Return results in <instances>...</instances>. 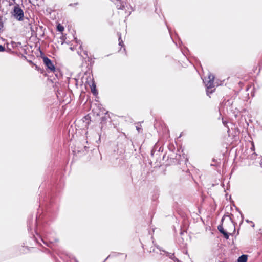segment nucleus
<instances>
[{
  "label": "nucleus",
  "instance_id": "nucleus-1",
  "mask_svg": "<svg viewBox=\"0 0 262 262\" xmlns=\"http://www.w3.org/2000/svg\"><path fill=\"white\" fill-rule=\"evenodd\" d=\"M214 76L210 73L208 74L207 78L203 79V82L206 87V93L207 95H210V94H211L213 92V90L211 89L214 87Z\"/></svg>",
  "mask_w": 262,
  "mask_h": 262
},
{
  "label": "nucleus",
  "instance_id": "nucleus-2",
  "mask_svg": "<svg viewBox=\"0 0 262 262\" xmlns=\"http://www.w3.org/2000/svg\"><path fill=\"white\" fill-rule=\"evenodd\" d=\"M14 17L18 21H21L24 18V12L23 10L18 6H14L13 9Z\"/></svg>",
  "mask_w": 262,
  "mask_h": 262
},
{
  "label": "nucleus",
  "instance_id": "nucleus-3",
  "mask_svg": "<svg viewBox=\"0 0 262 262\" xmlns=\"http://www.w3.org/2000/svg\"><path fill=\"white\" fill-rule=\"evenodd\" d=\"M43 61L45 65L46 66L47 69L48 70V72H55L56 71V69L53 62L51 60L47 57H45L43 58Z\"/></svg>",
  "mask_w": 262,
  "mask_h": 262
},
{
  "label": "nucleus",
  "instance_id": "nucleus-4",
  "mask_svg": "<svg viewBox=\"0 0 262 262\" xmlns=\"http://www.w3.org/2000/svg\"><path fill=\"white\" fill-rule=\"evenodd\" d=\"M114 3L115 5L116 6V7L118 9H123L124 8V5L121 1L120 0H115Z\"/></svg>",
  "mask_w": 262,
  "mask_h": 262
},
{
  "label": "nucleus",
  "instance_id": "nucleus-5",
  "mask_svg": "<svg viewBox=\"0 0 262 262\" xmlns=\"http://www.w3.org/2000/svg\"><path fill=\"white\" fill-rule=\"evenodd\" d=\"M247 260V256L246 255H242L239 257L238 262H246Z\"/></svg>",
  "mask_w": 262,
  "mask_h": 262
},
{
  "label": "nucleus",
  "instance_id": "nucleus-6",
  "mask_svg": "<svg viewBox=\"0 0 262 262\" xmlns=\"http://www.w3.org/2000/svg\"><path fill=\"white\" fill-rule=\"evenodd\" d=\"M167 256L171 259H173L174 262H179V260L175 258L174 254L172 253H167Z\"/></svg>",
  "mask_w": 262,
  "mask_h": 262
},
{
  "label": "nucleus",
  "instance_id": "nucleus-7",
  "mask_svg": "<svg viewBox=\"0 0 262 262\" xmlns=\"http://www.w3.org/2000/svg\"><path fill=\"white\" fill-rule=\"evenodd\" d=\"M91 91L94 95H96L97 93L96 90V85L94 82H93L91 85Z\"/></svg>",
  "mask_w": 262,
  "mask_h": 262
},
{
  "label": "nucleus",
  "instance_id": "nucleus-8",
  "mask_svg": "<svg viewBox=\"0 0 262 262\" xmlns=\"http://www.w3.org/2000/svg\"><path fill=\"white\" fill-rule=\"evenodd\" d=\"M57 30L59 32H62L64 30V27L60 24H58L57 27Z\"/></svg>",
  "mask_w": 262,
  "mask_h": 262
},
{
  "label": "nucleus",
  "instance_id": "nucleus-9",
  "mask_svg": "<svg viewBox=\"0 0 262 262\" xmlns=\"http://www.w3.org/2000/svg\"><path fill=\"white\" fill-rule=\"evenodd\" d=\"M217 229L221 233H223L224 232H225V231L224 230L222 225H219L217 227Z\"/></svg>",
  "mask_w": 262,
  "mask_h": 262
},
{
  "label": "nucleus",
  "instance_id": "nucleus-10",
  "mask_svg": "<svg viewBox=\"0 0 262 262\" xmlns=\"http://www.w3.org/2000/svg\"><path fill=\"white\" fill-rule=\"evenodd\" d=\"M222 234L224 235V237H225L226 239H228L229 238V235H228V234L226 231H225V232H224L223 233H222Z\"/></svg>",
  "mask_w": 262,
  "mask_h": 262
},
{
  "label": "nucleus",
  "instance_id": "nucleus-11",
  "mask_svg": "<svg viewBox=\"0 0 262 262\" xmlns=\"http://www.w3.org/2000/svg\"><path fill=\"white\" fill-rule=\"evenodd\" d=\"M119 46H121L123 45V41H122V40H121L120 35H119Z\"/></svg>",
  "mask_w": 262,
  "mask_h": 262
},
{
  "label": "nucleus",
  "instance_id": "nucleus-12",
  "mask_svg": "<svg viewBox=\"0 0 262 262\" xmlns=\"http://www.w3.org/2000/svg\"><path fill=\"white\" fill-rule=\"evenodd\" d=\"M3 27V23L2 21L1 18L0 17V31L2 30Z\"/></svg>",
  "mask_w": 262,
  "mask_h": 262
},
{
  "label": "nucleus",
  "instance_id": "nucleus-13",
  "mask_svg": "<svg viewBox=\"0 0 262 262\" xmlns=\"http://www.w3.org/2000/svg\"><path fill=\"white\" fill-rule=\"evenodd\" d=\"M5 50V48L2 45H0V52H4Z\"/></svg>",
  "mask_w": 262,
  "mask_h": 262
},
{
  "label": "nucleus",
  "instance_id": "nucleus-14",
  "mask_svg": "<svg viewBox=\"0 0 262 262\" xmlns=\"http://www.w3.org/2000/svg\"><path fill=\"white\" fill-rule=\"evenodd\" d=\"M252 147L251 148V149L252 151H254V146L253 143H252Z\"/></svg>",
  "mask_w": 262,
  "mask_h": 262
},
{
  "label": "nucleus",
  "instance_id": "nucleus-15",
  "mask_svg": "<svg viewBox=\"0 0 262 262\" xmlns=\"http://www.w3.org/2000/svg\"><path fill=\"white\" fill-rule=\"evenodd\" d=\"M260 165L262 167V158H261V159L260 162Z\"/></svg>",
  "mask_w": 262,
  "mask_h": 262
},
{
  "label": "nucleus",
  "instance_id": "nucleus-16",
  "mask_svg": "<svg viewBox=\"0 0 262 262\" xmlns=\"http://www.w3.org/2000/svg\"><path fill=\"white\" fill-rule=\"evenodd\" d=\"M246 222H247V223H250H250H252V221H249V220H246Z\"/></svg>",
  "mask_w": 262,
  "mask_h": 262
},
{
  "label": "nucleus",
  "instance_id": "nucleus-17",
  "mask_svg": "<svg viewBox=\"0 0 262 262\" xmlns=\"http://www.w3.org/2000/svg\"><path fill=\"white\" fill-rule=\"evenodd\" d=\"M252 227H254V224H253V225H252Z\"/></svg>",
  "mask_w": 262,
  "mask_h": 262
},
{
  "label": "nucleus",
  "instance_id": "nucleus-18",
  "mask_svg": "<svg viewBox=\"0 0 262 262\" xmlns=\"http://www.w3.org/2000/svg\"><path fill=\"white\" fill-rule=\"evenodd\" d=\"M139 129H140L139 128L137 127V129L138 130H139Z\"/></svg>",
  "mask_w": 262,
  "mask_h": 262
},
{
  "label": "nucleus",
  "instance_id": "nucleus-19",
  "mask_svg": "<svg viewBox=\"0 0 262 262\" xmlns=\"http://www.w3.org/2000/svg\"><path fill=\"white\" fill-rule=\"evenodd\" d=\"M41 241H42L43 242V243H44L45 244H46V243L43 241V239H41Z\"/></svg>",
  "mask_w": 262,
  "mask_h": 262
}]
</instances>
